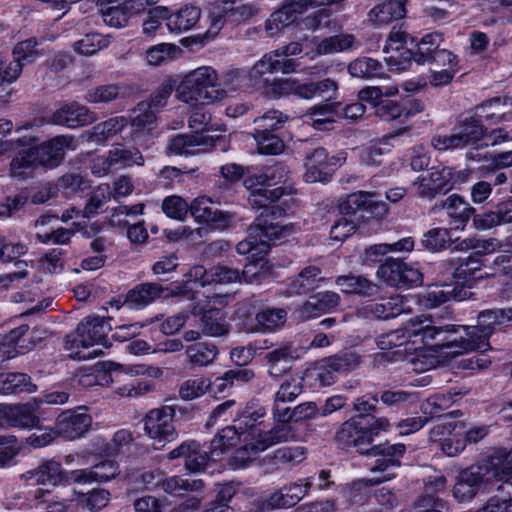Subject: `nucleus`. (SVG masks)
Returning <instances> with one entry per match:
<instances>
[{
  "mask_svg": "<svg viewBox=\"0 0 512 512\" xmlns=\"http://www.w3.org/2000/svg\"><path fill=\"white\" fill-rule=\"evenodd\" d=\"M284 177V168L276 165L266 167L244 178L243 184L247 190H250L249 204L253 209H262V212L250 227L247 238L237 244L236 249L239 254L251 253L252 256L266 254L272 245L295 232L293 224H282L277 221L285 214L284 208L276 204L284 195V189L271 187L280 183Z\"/></svg>",
  "mask_w": 512,
  "mask_h": 512,
  "instance_id": "1",
  "label": "nucleus"
},
{
  "mask_svg": "<svg viewBox=\"0 0 512 512\" xmlns=\"http://www.w3.org/2000/svg\"><path fill=\"white\" fill-rule=\"evenodd\" d=\"M510 321L512 308L493 309L479 313L475 326H436L432 320H420L412 323L409 331L414 343L430 345L447 361L475 350L489 348L488 340L495 328Z\"/></svg>",
  "mask_w": 512,
  "mask_h": 512,
  "instance_id": "2",
  "label": "nucleus"
},
{
  "mask_svg": "<svg viewBox=\"0 0 512 512\" xmlns=\"http://www.w3.org/2000/svg\"><path fill=\"white\" fill-rule=\"evenodd\" d=\"M294 409L278 402L275 398L273 416L278 422L274 427L268 426L262 420L265 410L262 407L252 409L247 407L242 414L234 420L233 425L222 429L220 435L213 443V455L219 456L223 452V445H232L236 440H242V446L236 453V459L241 463L249 461L253 456L265 451L272 445L293 439L294 434L287 422L294 421Z\"/></svg>",
  "mask_w": 512,
  "mask_h": 512,
  "instance_id": "3",
  "label": "nucleus"
},
{
  "mask_svg": "<svg viewBox=\"0 0 512 512\" xmlns=\"http://www.w3.org/2000/svg\"><path fill=\"white\" fill-rule=\"evenodd\" d=\"M494 482L512 485V449L508 453L501 450L488 463L462 471L453 488V496L458 502H469Z\"/></svg>",
  "mask_w": 512,
  "mask_h": 512,
  "instance_id": "4",
  "label": "nucleus"
},
{
  "mask_svg": "<svg viewBox=\"0 0 512 512\" xmlns=\"http://www.w3.org/2000/svg\"><path fill=\"white\" fill-rule=\"evenodd\" d=\"M175 95L191 109H198L222 102L227 91L218 83V73L213 67L200 66L182 77Z\"/></svg>",
  "mask_w": 512,
  "mask_h": 512,
  "instance_id": "5",
  "label": "nucleus"
},
{
  "mask_svg": "<svg viewBox=\"0 0 512 512\" xmlns=\"http://www.w3.org/2000/svg\"><path fill=\"white\" fill-rule=\"evenodd\" d=\"M408 34L400 28L394 27L389 35L386 45L384 46L385 53H391L385 60L391 70L405 69V63L411 58L418 64L430 62L435 51H439V46L443 42L442 34L432 32L424 35L421 40L416 43V50L414 52L407 50L405 44L407 42Z\"/></svg>",
  "mask_w": 512,
  "mask_h": 512,
  "instance_id": "6",
  "label": "nucleus"
},
{
  "mask_svg": "<svg viewBox=\"0 0 512 512\" xmlns=\"http://www.w3.org/2000/svg\"><path fill=\"white\" fill-rule=\"evenodd\" d=\"M76 148L72 136H56L37 149H28L18 153L11 162V175L13 177H27L38 165L54 168L63 160L66 150Z\"/></svg>",
  "mask_w": 512,
  "mask_h": 512,
  "instance_id": "7",
  "label": "nucleus"
},
{
  "mask_svg": "<svg viewBox=\"0 0 512 512\" xmlns=\"http://www.w3.org/2000/svg\"><path fill=\"white\" fill-rule=\"evenodd\" d=\"M221 432L222 430L211 441L209 455L207 452H202L200 445L197 442L189 441L183 442L177 448L173 449L167 457L169 460L183 458L185 467L189 471L195 473L205 471L211 462L224 460H227V464L233 468L244 466L248 461L241 463L239 459H236V453L242 446V440H236L232 445H223V453L214 457L213 443Z\"/></svg>",
  "mask_w": 512,
  "mask_h": 512,
  "instance_id": "8",
  "label": "nucleus"
},
{
  "mask_svg": "<svg viewBox=\"0 0 512 512\" xmlns=\"http://www.w3.org/2000/svg\"><path fill=\"white\" fill-rule=\"evenodd\" d=\"M420 320L431 319L427 317H415L409 320L403 328L391 331L377 339V345L382 350L404 346L402 351L416 352V357L412 359V365L413 369L418 372L429 370L437 366L442 361H446L442 356L438 355L430 345L416 344L413 342L409 327L415 321Z\"/></svg>",
  "mask_w": 512,
  "mask_h": 512,
  "instance_id": "9",
  "label": "nucleus"
},
{
  "mask_svg": "<svg viewBox=\"0 0 512 512\" xmlns=\"http://www.w3.org/2000/svg\"><path fill=\"white\" fill-rule=\"evenodd\" d=\"M110 330L103 317L89 316L80 322L74 333L67 335L65 350L75 359H90L99 355L98 349L86 352L90 347L103 344Z\"/></svg>",
  "mask_w": 512,
  "mask_h": 512,
  "instance_id": "10",
  "label": "nucleus"
},
{
  "mask_svg": "<svg viewBox=\"0 0 512 512\" xmlns=\"http://www.w3.org/2000/svg\"><path fill=\"white\" fill-rule=\"evenodd\" d=\"M233 282H241V276L238 270L231 269L226 266H217L207 271L203 266L196 265L192 267L186 274V280L182 286H178L173 291L175 295H199L202 297L200 289H204L206 294L208 287L217 284H227Z\"/></svg>",
  "mask_w": 512,
  "mask_h": 512,
  "instance_id": "11",
  "label": "nucleus"
},
{
  "mask_svg": "<svg viewBox=\"0 0 512 512\" xmlns=\"http://www.w3.org/2000/svg\"><path fill=\"white\" fill-rule=\"evenodd\" d=\"M194 300L191 314L194 316L201 315L202 333L207 336L218 337L224 335L228 331L226 315L222 311V307L227 304L226 296L219 293L208 295L203 291L202 297L199 295L187 296Z\"/></svg>",
  "mask_w": 512,
  "mask_h": 512,
  "instance_id": "12",
  "label": "nucleus"
},
{
  "mask_svg": "<svg viewBox=\"0 0 512 512\" xmlns=\"http://www.w3.org/2000/svg\"><path fill=\"white\" fill-rule=\"evenodd\" d=\"M463 171H455L451 167L437 165L432 167L425 174H421L414 185L420 197L432 199L439 193H446L453 189L458 182H464Z\"/></svg>",
  "mask_w": 512,
  "mask_h": 512,
  "instance_id": "13",
  "label": "nucleus"
},
{
  "mask_svg": "<svg viewBox=\"0 0 512 512\" xmlns=\"http://www.w3.org/2000/svg\"><path fill=\"white\" fill-rule=\"evenodd\" d=\"M26 485L45 487L67 486L77 483L76 469L65 470L61 462L48 459L20 475Z\"/></svg>",
  "mask_w": 512,
  "mask_h": 512,
  "instance_id": "14",
  "label": "nucleus"
},
{
  "mask_svg": "<svg viewBox=\"0 0 512 512\" xmlns=\"http://www.w3.org/2000/svg\"><path fill=\"white\" fill-rule=\"evenodd\" d=\"M485 135L479 120L471 117L460 122L450 135H436L431 145L438 151L462 149L476 145Z\"/></svg>",
  "mask_w": 512,
  "mask_h": 512,
  "instance_id": "15",
  "label": "nucleus"
},
{
  "mask_svg": "<svg viewBox=\"0 0 512 512\" xmlns=\"http://www.w3.org/2000/svg\"><path fill=\"white\" fill-rule=\"evenodd\" d=\"M405 450L406 447L403 444H394L382 449L380 457L376 460V464L371 468V472L373 474L383 473V475L359 479L353 482L348 493L352 495L354 491H360L363 487L372 486L392 479L394 474L390 470L400 466L401 458Z\"/></svg>",
  "mask_w": 512,
  "mask_h": 512,
  "instance_id": "16",
  "label": "nucleus"
},
{
  "mask_svg": "<svg viewBox=\"0 0 512 512\" xmlns=\"http://www.w3.org/2000/svg\"><path fill=\"white\" fill-rule=\"evenodd\" d=\"M175 410L171 406H163L150 410L144 418V431L154 444L164 446L177 438L173 424Z\"/></svg>",
  "mask_w": 512,
  "mask_h": 512,
  "instance_id": "17",
  "label": "nucleus"
},
{
  "mask_svg": "<svg viewBox=\"0 0 512 512\" xmlns=\"http://www.w3.org/2000/svg\"><path fill=\"white\" fill-rule=\"evenodd\" d=\"M92 426V417L85 406L62 411L55 420L56 435L65 441L85 436Z\"/></svg>",
  "mask_w": 512,
  "mask_h": 512,
  "instance_id": "18",
  "label": "nucleus"
},
{
  "mask_svg": "<svg viewBox=\"0 0 512 512\" xmlns=\"http://www.w3.org/2000/svg\"><path fill=\"white\" fill-rule=\"evenodd\" d=\"M277 64H279V61L277 60L275 51L269 52L259 59L248 71L233 70L227 73L223 85L230 86L233 85L235 81H246L245 84L247 86L258 87L263 90L264 84L267 82H262L263 75L278 72Z\"/></svg>",
  "mask_w": 512,
  "mask_h": 512,
  "instance_id": "19",
  "label": "nucleus"
},
{
  "mask_svg": "<svg viewBox=\"0 0 512 512\" xmlns=\"http://www.w3.org/2000/svg\"><path fill=\"white\" fill-rule=\"evenodd\" d=\"M35 46L36 41L32 39L22 41L13 50V60L8 63L0 60V85L14 82L21 74L23 66L38 58L40 54Z\"/></svg>",
  "mask_w": 512,
  "mask_h": 512,
  "instance_id": "20",
  "label": "nucleus"
},
{
  "mask_svg": "<svg viewBox=\"0 0 512 512\" xmlns=\"http://www.w3.org/2000/svg\"><path fill=\"white\" fill-rule=\"evenodd\" d=\"M466 425L462 422H446L435 426L431 431L434 441L438 442L441 450L449 457L461 453L466 446L464 434Z\"/></svg>",
  "mask_w": 512,
  "mask_h": 512,
  "instance_id": "21",
  "label": "nucleus"
},
{
  "mask_svg": "<svg viewBox=\"0 0 512 512\" xmlns=\"http://www.w3.org/2000/svg\"><path fill=\"white\" fill-rule=\"evenodd\" d=\"M250 16V11L244 5H237L234 0H226L220 5L214 6L209 14L210 26L207 30V38H214L226 22L238 23Z\"/></svg>",
  "mask_w": 512,
  "mask_h": 512,
  "instance_id": "22",
  "label": "nucleus"
},
{
  "mask_svg": "<svg viewBox=\"0 0 512 512\" xmlns=\"http://www.w3.org/2000/svg\"><path fill=\"white\" fill-rule=\"evenodd\" d=\"M339 209L343 214L367 212L376 217H381L388 211L386 204L380 201L376 193L365 191H358L348 195L340 202Z\"/></svg>",
  "mask_w": 512,
  "mask_h": 512,
  "instance_id": "23",
  "label": "nucleus"
},
{
  "mask_svg": "<svg viewBox=\"0 0 512 512\" xmlns=\"http://www.w3.org/2000/svg\"><path fill=\"white\" fill-rule=\"evenodd\" d=\"M263 93L272 98H281L290 95L305 100L315 98L313 82H302L297 78H275L266 82Z\"/></svg>",
  "mask_w": 512,
  "mask_h": 512,
  "instance_id": "24",
  "label": "nucleus"
},
{
  "mask_svg": "<svg viewBox=\"0 0 512 512\" xmlns=\"http://www.w3.org/2000/svg\"><path fill=\"white\" fill-rule=\"evenodd\" d=\"M95 121V115L86 106L77 102L63 103L49 117V122L68 128H77Z\"/></svg>",
  "mask_w": 512,
  "mask_h": 512,
  "instance_id": "25",
  "label": "nucleus"
},
{
  "mask_svg": "<svg viewBox=\"0 0 512 512\" xmlns=\"http://www.w3.org/2000/svg\"><path fill=\"white\" fill-rule=\"evenodd\" d=\"M214 145L215 139L205 134H181L170 140L166 151L168 155L188 156L205 152Z\"/></svg>",
  "mask_w": 512,
  "mask_h": 512,
  "instance_id": "26",
  "label": "nucleus"
},
{
  "mask_svg": "<svg viewBox=\"0 0 512 512\" xmlns=\"http://www.w3.org/2000/svg\"><path fill=\"white\" fill-rule=\"evenodd\" d=\"M189 211L199 223H205L218 230L227 228L232 221L231 215L216 208L206 197L196 198L190 205Z\"/></svg>",
  "mask_w": 512,
  "mask_h": 512,
  "instance_id": "27",
  "label": "nucleus"
},
{
  "mask_svg": "<svg viewBox=\"0 0 512 512\" xmlns=\"http://www.w3.org/2000/svg\"><path fill=\"white\" fill-rule=\"evenodd\" d=\"M311 486V478L298 479L272 493L268 497L267 503L272 508L292 507L307 495Z\"/></svg>",
  "mask_w": 512,
  "mask_h": 512,
  "instance_id": "28",
  "label": "nucleus"
},
{
  "mask_svg": "<svg viewBox=\"0 0 512 512\" xmlns=\"http://www.w3.org/2000/svg\"><path fill=\"white\" fill-rule=\"evenodd\" d=\"M328 153L322 148L318 147L306 154L305 157V172L303 179L307 183L327 182L332 176V169L328 168Z\"/></svg>",
  "mask_w": 512,
  "mask_h": 512,
  "instance_id": "29",
  "label": "nucleus"
},
{
  "mask_svg": "<svg viewBox=\"0 0 512 512\" xmlns=\"http://www.w3.org/2000/svg\"><path fill=\"white\" fill-rule=\"evenodd\" d=\"M369 421V415L359 414L352 417L342 424L341 429L337 433L338 440L346 445L359 446L367 444Z\"/></svg>",
  "mask_w": 512,
  "mask_h": 512,
  "instance_id": "30",
  "label": "nucleus"
},
{
  "mask_svg": "<svg viewBox=\"0 0 512 512\" xmlns=\"http://www.w3.org/2000/svg\"><path fill=\"white\" fill-rule=\"evenodd\" d=\"M38 402H33L8 406L6 410V422L12 427L22 429L37 428L40 423L38 416Z\"/></svg>",
  "mask_w": 512,
  "mask_h": 512,
  "instance_id": "31",
  "label": "nucleus"
},
{
  "mask_svg": "<svg viewBox=\"0 0 512 512\" xmlns=\"http://www.w3.org/2000/svg\"><path fill=\"white\" fill-rule=\"evenodd\" d=\"M476 113L493 124L512 121V97L489 99L477 107Z\"/></svg>",
  "mask_w": 512,
  "mask_h": 512,
  "instance_id": "32",
  "label": "nucleus"
},
{
  "mask_svg": "<svg viewBox=\"0 0 512 512\" xmlns=\"http://www.w3.org/2000/svg\"><path fill=\"white\" fill-rule=\"evenodd\" d=\"M111 196L112 193L108 184L99 185L93 190L90 199L82 212L74 208L66 210L62 214V221L68 222L70 220H77L80 217L84 219L92 216L110 200Z\"/></svg>",
  "mask_w": 512,
  "mask_h": 512,
  "instance_id": "33",
  "label": "nucleus"
},
{
  "mask_svg": "<svg viewBox=\"0 0 512 512\" xmlns=\"http://www.w3.org/2000/svg\"><path fill=\"white\" fill-rule=\"evenodd\" d=\"M120 472L116 461H101L90 468L76 469L77 484H92L94 482H108Z\"/></svg>",
  "mask_w": 512,
  "mask_h": 512,
  "instance_id": "34",
  "label": "nucleus"
},
{
  "mask_svg": "<svg viewBox=\"0 0 512 512\" xmlns=\"http://www.w3.org/2000/svg\"><path fill=\"white\" fill-rule=\"evenodd\" d=\"M448 217L451 219V229L464 230L475 209L461 196L452 194L443 204Z\"/></svg>",
  "mask_w": 512,
  "mask_h": 512,
  "instance_id": "35",
  "label": "nucleus"
},
{
  "mask_svg": "<svg viewBox=\"0 0 512 512\" xmlns=\"http://www.w3.org/2000/svg\"><path fill=\"white\" fill-rule=\"evenodd\" d=\"M354 42L355 38L351 34H340L315 40L313 48L306 52V55L309 59L314 60L318 56L344 52L350 49Z\"/></svg>",
  "mask_w": 512,
  "mask_h": 512,
  "instance_id": "36",
  "label": "nucleus"
},
{
  "mask_svg": "<svg viewBox=\"0 0 512 512\" xmlns=\"http://www.w3.org/2000/svg\"><path fill=\"white\" fill-rule=\"evenodd\" d=\"M406 0H384L368 12V20L374 24H388L405 16Z\"/></svg>",
  "mask_w": 512,
  "mask_h": 512,
  "instance_id": "37",
  "label": "nucleus"
},
{
  "mask_svg": "<svg viewBox=\"0 0 512 512\" xmlns=\"http://www.w3.org/2000/svg\"><path fill=\"white\" fill-rule=\"evenodd\" d=\"M169 295L162 286L156 283H145L129 291L125 298L126 304L132 309H139L158 298Z\"/></svg>",
  "mask_w": 512,
  "mask_h": 512,
  "instance_id": "38",
  "label": "nucleus"
},
{
  "mask_svg": "<svg viewBox=\"0 0 512 512\" xmlns=\"http://www.w3.org/2000/svg\"><path fill=\"white\" fill-rule=\"evenodd\" d=\"M254 378V373L250 369L238 368L225 372L222 376L211 381L209 391L213 395L227 392L232 387H238L250 382Z\"/></svg>",
  "mask_w": 512,
  "mask_h": 512,
  "instance_id": "39",
  "label": "nucleus"
},
{
  "mask_svg": "<svg viewBox=\"0 0 512 512\" xmlns=\"http://www.w3.org/2000/svg\"><path fill=\"white\" fill-rule=\"evenodd\" d=\"M323 280L321 270L316 266L305 267L298 276L292 278L287 285V296L307 293L318 287Z\"/></svg>",
  "mask_w": 512,
  "mask_h": 512,
  "instance_id": "40",
  "label": "nucleus"
},
{
  "mask_svg": "<svg viewBox=\"0 0 512 512\" xmlns=\"http://www.w3.org/2000/svg\"><path fill=\"white\" fill-rule=\"evenodd\" d=\"M335 373L338 372L334 370V366L330 362V358L327 357L314 363L311 367L306 369L303 375V379L311 387L330 386L336 380Z\"/></svg>",
  "mask_w": 512,
  "mask_h": 512,
  "instance_id": "41",
  "label": "nucleus"
},
{
  "mask_svg": "<svg viewBox=\"0 0 512 512\" xmlns=\"http://www.w3.org/2000/svg\"><path fill=\"white\" fill-rule=\"evenodd\" d=\"M339 103L325 102L314 105L302 117L305 123L316 130L328 129L334 122L336 110Z\"/></svg>",
  "mask_w": 512,
  "mask_h": 512,
  "instance_id": "42",
  "label": "nucleus"
},
{
  "mask_svg": "<svg viewBox=\"0 0 512 512\" xmlns=\"http://www.w3.org/2000/svg\"><path fill=\"white\" fill-rule=\"evenodd\" d=\"M455 277L469 283L487 277H495V273L487 271V266L475 254L469 255L459 263L455 269Z\"/></svg>",
  "mask_w": 512,
  "mask_h": 512,
  "instance_id": "43",
  "label": "nucleus"
},
{
  "mask_svg": "<svg viewBox=\"0 0 512 512\" xmlns=\"http://www.w3.org/2000/svg\"><path fill=\"white\" fill-rule=\"evenodd\" d=\"M408 301L405 296L395 295L382 299L379 303L371 304L370 311L372 316L379 319L394 318L410 311V307L407 305Z\"/></svg>",
  "mask_w": 512,
  "mask_h": 512,
  "instance_id": "44",
  "label": "nucleus"
},
{
  "mask_svg": "<svg viewBox=\"0 0 512 512\" xmlns=\"http://www.w3.org/2000/svg\"><path fill=\"white\" fill-rule=\"evenodd\" d=\"M201 11L193 5H186L173 14L168 13L167 27L171 32L181 33L195 26Z\"/></svg>",
  "mask_w": 512,
  "mask_h": 512,
  "instance_id": "45",
  "label": "nucleus"
},
{
  "mask_svg": "<svg viewBox=\"0 0 512 512\" xmlns=\"http://www.w3.org/2000/svg\"><path fill=\"white\" fill-rule=\"evenodd\" d=\"M406 129H399L392 133H389L379 141L371 143L369 146L363 148L360 153V161L362 164L367 166H378L380 165V157L390 151L389 146L391 140L400 136Z\"/></svg>",
  "mask_w": 512,
  "mask_h": 512,
  "instance_id": "46",
  "label": "nucleus"
},
{
  "mask_svg": "<svg viewBox=\"0 0 512 512\" xmlns=\"http://www.w3.org/2000/svg\"><path fill=\"white\" fill-rule=\"evenodd\" d=\"M37 389L31 378L24 373L7 372L0 374V394L32 393Z\"/></svg>",
  "mask_w": 512,
  "mask_h": 512,
  "instance_id": "47",
  "label": "nucleus"
},
{
  "mask_svg": "<svg viewBox=\"0 0 512 512\" xmlns=\"http://www.w3.org/2000/svg\"><path fill=\"white\" fill-rule=\"evenodd\" d=\"M336 285L343 293H355L370 297L378 293V286L362 276L344 275L336 278Z\"/></svg>",
  "mask_w": 512,
  "mask_h": 512,
  "instance_id": "48",
  "label": "nucleus"
},
{
  "mask_svg": "<svg viewBox=\"0 0 512 512\" xmlns=\"http://www.w3.org/2000/svg\"><path fill=\"white\" fill-rule=\"evenodd\" d=\"M130 118L132 133L140 135L153 129L156 113L149 103L143 101L132 110Z\"/></svg>",
  "mask_w": 512,
  "mask_h": 512,
  "instance_id": "49",
  "label": "nucleus"
},
{
  "mask_svg": "<svg viewBox=\"0 0 512 512\" xmlns=\"http://www.w3.org/2000/svg\"><path fill=\"white\" fill-rule=\"evenodd\" d=\"M126 125L127 119L123 116L110 118L88 131V139L94 142H105L120 133Z\"/></svg>",
  "mask_w": 512,
  "mask_h": 512,
  "instance_id": "50",
  "label": "nucleus"
},
{
  "mask_svg": "<svg viewBox=\"0 0 512 512\" xmlns=\"http://www.w3.org/2000/svg\"><path fill=\"white\" fill-rule=\"evenodd\" d=\"M203 487L202 480H194L181 476L163 479L161 488L167 495L182 497L188 491H198Z\"/></svg>",
  "mask_w": 512,
  "mask_h": 512,
  "instance_id": "51",
  "label": "nucleus"
},
{
  "mask_svg": "<svg viewBox=\"0 0 512 512\" xmlns=\"http://www.w3.org/2000/svg\"><path fill=\"white\" fill-rule=\"evenodd\" d=\"M108 155L113 168H124L136 164L144 165V158L137 149H127L120 145L109 150Z\"/></svg>",
  "mask_w": 512,
  "mask_h": 512,
  "instance_id": "52",
  "label": "nucleus"
},
{
  "mask_svg": "<svg viewBox=\"0 0 512 512\" xmlns=\"http://www.w3.org/2000/svg\"><path fill=\"white\" fill-rule=\"evenodd\" d=\"M348 73L352 77L357 78L380 77L382 74V65L373 58L361 57L355 59L348 65Z\"/></svg>",
  "mask_w": 512,
  "mask_h": 512,
  "instance_id": "53",
  "label": "nucleus"
},
{
  "mask_svg": "<svg viewBox=\"0 0 512 512\" xmlns=\"http://www.w3.org/2000/svg\"><path fill=\"white\" fill-rule=\"evenodd\" d=\"M297 19L292 7L284 5L281 9L275 11L265 22V30L269 36H275L286 26L294 23Z\"/></svg>",
  "mask_w": 512,
  "mask_h": 512,
  "instance_id": "54",
  "label": "nucleus"
},
{
  "mask_svg": "<svg viewBox=\"0 0 512 512\" xmlns=\"http://www.w3.org/2000/svg\"><path fill=\"white\" fill-rule=\"evenodd\" d=\"M211 380L202 375H194L184 381L179 389V395L183 400H194L209 391Z\"/></svg>",
  "mask_w": 512,
  "mask_h": 512,
  "instance_id": "55",
  "label": "nucleus"
},
{
  "mask_svg": "<svg viewBox=\"0 0 512 512\" xmlns=\"http://www.w3.org/2000/svg\"><path fill=\"white\" fill-rule=\"evenodd\" d=\"M253 137L260 154L278 155L284 150L283 140L270 131L256 130Z\"/></svg>",
  "mask_w": 512,
  "mask_h": 512,
  "instance_id": "56",
  "label": "nucleus"
},
{
  "mask_svg": "<svg viewBox=\"0 0 512 512\" xmlns=\"http://www.w3.org/2000/svg\"><path fill=\"white\" fill-rule=\"evenodd\" d=\"M110 43L111 39L109 35L91 33L76 41L74 49L81 55L90 56L99 50L108 47Z\"/></svg>",
  "mask_w": 512,
  "mask_h": 512,
  "instance_id": "57",
  "label": "nucleus"
},
{
  "mask_svg": "<svg viewBox=\"0 0 512 512\" xmlns=\"http://www.w3.org/2000/svg\"><path fill=\"white\" fill-rule=\"evenodd\" d=\"M181 49L170 43H161L150 47L146 51V62L152 66L161 65L174 60L180 54Z\"/></svg>",
  "mask_w": 512,
  "mask_h": 512,
  "instance_id": "58",
  "label": "nucleus"
},
{
  "mask_svg": "<svg viewBox=\"0 0 512 512\" xmlns=\"http://www.w3.org/2000/svg\"><path fill=\"white\" fill-rule=\"evenodd\" d=\"M452 286H435L424 292L417 299L418 303L428 309L436 308L452 299Z\"/></svg>",
  "mask_w": 512,
  "mask_h": 512,
  "instance_id": "59",
  "label": "nucleus"
},
{
  "mask_svg": "<svg viewBox=\"0 0 512 512\" xmlns=\"http://www.w3.org/2000/svg\"><path fill=\"white\" fill-rule=\"evenodd\" d=\"M186 353L193 365L207 366L214 361L218 351L214 344L205 342L188 346Z\"/></svg>",
  "mask_w": 512,
  "mask_h": 512,
  "instance_id": "60",
  "label": "nucleus"
},
{
  "mask_svg": "<svg viewBox=\"0 0 512 512\" xmlns=\"http://www.w3.org/2000/svg\"><path fill=\"white\" fill-rule=\"evenodd\" d=\"M287 313L281 308H267L259 312L256 316L260 329L264 332L275 331L286 321Z\"/></svg>",
  "mask_w": 512,
  "mask_h": 512,
  "instance_id": "61",
  "label": "nucleus"
},
{
  "mask_svg": "<svg viewBox=\"0 0 512 512\" xmlns=\"http://www.w3.org/2000/svg\"><path fill=\"white\" fill-rule=\"evenodd\" d=\"M451 241L450 232L446 228H433L425 233L421 240L422 245L432 252L446 249Z\"/></svg>",
  "mask_w": 512,
  "mask_h": 512,
  "instance_id": "62",
  "label": "nucleus"
},
{
  "mask_svg": "<svg viewBox=\"0 0 512 512\" xmlns=\"http://www.w3.org/2000/svg\"><path fill=\"white\" fill-rule=\"evenodd\" d=\"M23 450L22 443L14 436H0V468L12 466L14 458Z\"/></svg>",
  "mask_w": 512,
  "mask_h": 512,
  "instance_id": "63",
  "label": "nucleus"
},
{
  "mask_svg": "<svg viewBox=\"0 0 512 512\" xmlns=\"http://www.w3.org/2000/svg\"><path fill=\"white\" fill-rule=\"evenodd\" d=\"M402 261L387 260L377 270V278L389 286L400 288Z\"/></svg>",
  "mask_w": 512,
  "mask_h": 512,
  "instance_id": "64",
  "label": "nucleus"
}]
</instances>
